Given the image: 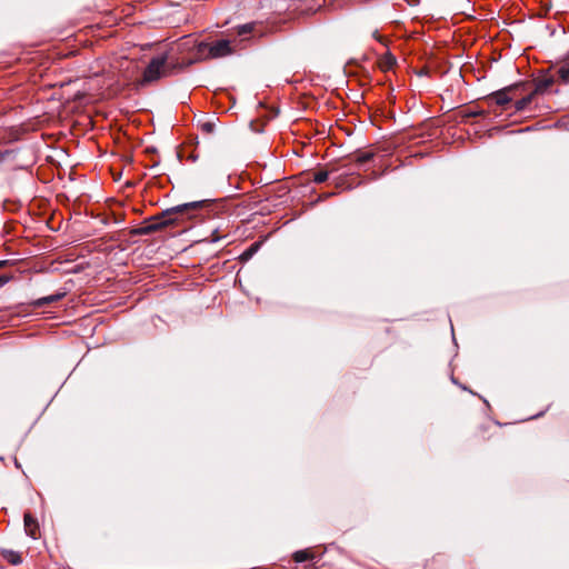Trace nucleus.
<instances>
[{"mask_svg": "<svg viewBox=\"0 0 569 569\" xmlns=\"http://www.w3.org/2000/svg\"><path fill=\"white\" fill-rule=\"evenodd\" d=\"M204 201H193L183 204H179L172 208L167 209L160 216L154 217L149 223L141 228V233H150L156 230L162 229L167 226L173 224L177 221L176 216L180 213H186L190 210L198 209L202 207Z\"/></svg>", "mask_w": 569, "mask_h": 569, "instance_id": "nucleus-1", "label": "nucleus"}, {"mask_svg": "<svg viewBox=\"0 0 569 569\" xmlns=\"http://www.w3.org/2000/svg\"><path fill=\"white\" fill-rule=\"evenodd\" d=\"M233 50L231 48V42L226 39L219 40L211 44L201 42L197 47V53L203 59L222 58L231 54Z\"/></svg>", "mask_w": 569, "mask_h": 569, "instance_id": "nucleus-2", "label": "nucleus"}, {"mask_svg": "<svg viewBox=\"0 0 569 569\" xmlns=\"http://www.w3.org/2000/svg\"><path fill=\"white\" fill-rule=\"evenodd\" d=\"M169 74L167 68V56H159L153 58L143 72L141 84L154 82Z\"/></svg>", "mask_w": 569, "mask_h": 569, "instance_id": "nucleus-3", "label": "nucleus"}, {"mask_svg": "<svg viewBox=\"0 0 569 569\" xmlns=\"http://www.w3.org/2000/svg\"><path fill=\"white\" fill-rule=\"evenodd\" d=\"M512 89V87H508L503 90L497 91L493 93L492 99H495L497 104L503 106L511 101V98L509 97L508 92Z\"/></svg>", "mask_w": 569, "mask_h": 569, "instance_id": "nucleus-4", "label": "nucleus"}, {"mask_svg": "<svg viewBox=\"0 0 569 569\" xmlns=\"http://www.w3.org/2000/svg\"><path fill=\"white\" fill-rule=\"evenodd\" d=\"M24 527H26L27 533L30 537L36 538V529H37L38 525H37L36 519H33L29 513H27L24 516Z\"/></svg>", "mask_w": 569, "mask_h": 569, "instance_id": "nucleus-5", "label": "nucleus"}, {"mask_svg": "<svg viewBox=\"0 0 569 569\" xmlns=\"http://www.w3.org/2000/svg\"><path fill=\"white\" fill-rule=\"evenodd\" d=\"M313 557H315L313 553L308 549L299 550L293 553V559L296 562H303L307 560H312Z\"/></svg>", "mask_w": 569, "mask_h": 569, "instance_id": "nucleus-6", "label": "nucleus"}, {"mask_svg": "<svg viewBox=\"0 0 569 569\" xmlns=\"http://www.w3.org/2000/svg\"><path fill=\"white\" fill-rule=\"evenodd\" d=\"M558 73L565 83H569V61L559 68Z\"/></svg>", "mask_w": 569, "mask_h": 569, "instance_id": "nucleus-7", "label": "nucleus"}, {"mask_svg": "<svg viewBox=\"0 0 569 569\" xmlns=\"http://www.w3.org/2000/svg\"><path fill=\"white\" fill-rule=\"evenodd\" d=\"M533 94L535 92L517 101L516 109L519 111L523 110L532 101Z\"/></svg>", "mask_w": 569, "mask_h": 569, "instance_id": "nucleus-8", "label": "nucleus"}, {"mask_svg": "<svg viewBox=\"0 0 569 569\" xmlns=\"http://www.w3.org/2000/svg\"><path fill=\"white\" fill-rule=\"evenodd\" d=\"M252 30H253L252 23H246V24L237 27V33L240 37L246 36L247 33H250Z\"/></svg>", "mask_w": 569, "mask_h": 569, "instance_id": "nucleus-9", "label": "nucleus"}, {"mask_svg": "<svg viewBox=\"0 0 569 569\" xmlns=\"http://www.w3.org/2000/svg\"><path fill=\"white\" fill-rule=\"evenodd\" d=\"M396 63V59L391 56V54H387L382 60H381V67L385 68V69H390L393 67V64Z\"/></svg>", "mask_w": 569, "mask_h": 569, "instance_id": "nucleus-10", "label": "nucleus"}, {"mask_svg": "<svg viewBox=\"0 0 569 569\" xmlns=\"http://www.w3.org/2000/svg\"><path fill=\"white\" fill-rule=\"evenodd\" d=\"M551 79L540 81L536 87L535 93L545 91L551 84Z\"/></svg>", "mask_w": 569, "mask_h": 569, "instance_id": "nucleus-11", "label": "nucleus"}, {"mask_svg": "<svg viewBox=\"0 0 569 569\" xmlns=\"http://www.w3.org/2000/svg\"><path fill=\"white\" fill-rule=\"evenodd\" d=\"M328 178V172L327 171H319L315 174V178L313 180L317 182V183H321L323 181H326Z\"/></svg>", "mask_w": 569, "mask_h": 569, "instance_id": "nucleus-12", "label": "nucleus"}, {"mask_svg": "<svg viewBox=\"0 0 569 569\" xmlns=\"http://www.w3.org/2000/svg\"><path fill=\"white\" fill-rule=\"evenodd\" d=\"M59 298H60V296H48V297H44V298H42V299H39V300L37 301V305H38V306H42V305H44V303H49V302L56 301V300H58Z\"/></svg>", "mask_w": 569, "mask_h": 569, "instance_id": "nucleus-13", "label": "nucleus"}, {"mask_svg": "<svg viewBox=\"0 0 569 569\" xmlns=\"http://www.w3.org/2000/svg\"><path fill=\"white\" fill-rule=\"evenodd\" d=\"M11 156V151L0 152V162L4 161L7 158H10Z\"/></svg>", "mask_w": 569, "mask_h": 569, "instance_id": "nucleus-14", "label": "nucleus"}, {"mask_svg": "<svg viewBox=\"0 0 569 569\" xmlns=\"http://www.w3.org/2000/svg\"><path fill=\"white\" fill-rule=\"evenodd\" d=\"M10 561L14 565L19 563L20 562V558L16 555H12L11 558H10Z\"/></svg>", "mask_w": 569, "mask_h": 569, "instance_id": "nucleus-15", "label": "nucleus"}, {"mask_svg": "<svg viewBox=\"0 0 569 569\" xmlns=\"http://www.w3.org/2000/svg\"><path fill=\"white\" fill-rule=\"evenodd\" d=\"M203 128L207 130V131H211L212 130V124L211 123H206L203 126Z\"/></svg>", "mask_w": 569, "mask_h": 569, "instance_id": "nucleus-16", "label": "nucleus"}]
</instances>
